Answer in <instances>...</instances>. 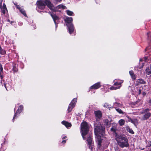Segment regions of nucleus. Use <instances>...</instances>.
<instances>
[{
	"mask_svg": "<svg viewBox=\"0 0 151 151\" xmlns=\"http://www.w3.org/2000/svg\"><path fill=\"white\" fill-rule=\"evenodd\" d=\"M1 78L2 79V78H3V76L2 75L1 76Z\"/></svg>",
	"mask_w": 151,
	"mask_h": 151,
	"instance_id": "45",
	"label": "nucleus"
},
{
	"mask_svg": "<svg viewBox=\"0 0 151 151\" xmlns=\"http://www.w3.org/2000/svg\"><path fill=\"white\" fill-rule=\"evenodd\" d=\"M14 4H15V5H16V6L17 8L18 9H19V8H21L19 7V5H17V4H15V3H14Z\"/></svg>",
	"mask_w": 151,
	"mask_h": 151,
	"instance_id": "35",
	"label": "nucleus"
},
{
	"mask_svg": "<svg viewBox=\"0 0 151 151\" xmlns=\"http://www.w3.org/2000/svg\"><path fill=\"white\" fill-rule=\"evenodd\" d=\"M129 122H131L132 123L134 124H137L138 121L137 119H129Z\"/></svg>",
	"mask_w": 151,
	"mask_h": 151,
	"instance_id": "19",
	"label": "nucleus"
},
{
	"mask_svg": "<svg viewBox=\"0 0 151 151\" xmlns=\"http://www.w3.org/2000/svg\"><path fill=\"white\" fill-rule=\"evenodd\" d=\"M1 12L4 14H5L6 12L7 11V9L6 7V5L4 4L1 8Z\"/></svg>",
	"mask_w": 151,
	"mask_h": 151,
	"instance_id": "11",
	"label": "nucleus"
},
{
	"mask_svg": "<svg viewBox=\"0 0 151 151\" xmlns=\"http://www.w3.org/2000/svg\"><path fill=\"white\" fill-rule=\"evenodd\" d=\"M119 122L120 126H122L124 124L125 121L124 119H121L119 121Z\"/></svg>",
	"mask_w": 151,
	"mask_h": 151,
	"instance_id": "22",
	"label": "nucleus"
},
{
	"mask_svg": "<svg viewBox=\"0 0 151 151\" xmlns=\"http://www.w3.org/2000/svg\"><path fill=\"white\" fill-rule=\"evenodd\" d=\"M105 123L106 125H109L110 124V122L108 119L105 120Z\"/></svg>",
	"mask_w": 151,
	"mask_h": 151,
	"instance_id": "29",
	"label": "nucleus"
},
{
	"mask_svg": "<svg viewBox=\"0 0 151 151\" xmlns=\"http://www.w3.org/2000/svg\"><path fill=\"white\" fill-rule=\"evenodd\" d=\"M142 94L143 95H146V93L145 92H143L142 93Z\"/></svg>",
	"mask_w": 151,
	"mask_h": 151,
	"instance_id": "38",
	"label": "nucleus"
},
{
	"mask_svg": "<svg viewBox=\"0 0 151 151\" xmlns=\"http://www.w3.org/2000/svg\"><path fill=\"white\" fill-rule=\"evenodd\" d=\"M151 115V114L150 112L146 113L142 117L141 119L145 120L149 119Z\"/></svg>",
	"mask_w": 151,
	"mask_h": 151,
	"instance_id": "7",
	"label": "nucleus"
},
{
	"mask_svg": "<svg viewBox=\"0 0 151 151\" xmlns=\"http://www.w3.org/2000/svg\"><path fill=\"white\" fill-rule=\"evenodd\" d=\"M67 138V137H66V136H65V137H64L63 138V139H65V138Z\"/></svg>",
	"mask_w": 151,
	"mask_h": 151,
	"instance_id": "40",
	"label": "nucleus"
},
{
	"mask_svg": "<svg viewBox=\"0 0 151 151\" xmlns=\"http://www.w3.org/2000/svg\"><path fill=\"white\" fill-rule=\"evenodd\" d=\"M4 86H5V88H6V90H7V88H6V84H4Z\"/></svg>",
	"mask_w": 151,
	"mask_h": 151,
	"instance_id": "42",
	"label": "nucleus"
},
{
	"mask_svg": "<svg viewBox=\"0 0 151 151\" xmlns=\"http://www.w3.org/2000/svg\"><path fill=\"white\" fill-rule=\"evenodd\" d=\"M15 70H14V72H15Z\"/></svg>",
	"mask_w": 151,
	"mask_h": 151,
	"instance_id": "48",
	"label": "nucleus"
},
{
	"mask_svg": "<svg viewBox=\"0 0 151 151\" xmlns=\"http://www.w3.org/2000/svg\"><path fill=\"white\" fill-rule=\"evenodd\" d=\"M23 108V106H20L18 109L17 110L16 113L15 114L14 116L13 117V119H14L16 116L17 113H20L22 111V109Z\"/></svg>",
	"mask_w": 151,
	"mask_h": 151,
	"instance_id": "13",
	"label": "nucleus"
},
{
	"mask_svg": "<svg viewBox=\"0 0 151 151\" xmlns=\"http://www.w3.org/2000/svg\"><path fill=\"white\" fill-rule=\"evenodd\" d=\"M6 53V51L5 50H2L1 46H0V54L4 55Z\"/></svg>",
	"mask_w": 151,
	"mask_h": 151,
	"instance_id": "28",
	"label": "nucleus"
},
{
	"mask_svg": "<svg viewBox=\"0 0 151 151\" xmlns=\"http://www.w3.org/2000/svg\"><path fill=\"white\" fill-rule=\"evenodd\" d=\"M7 21H8V22H10V21H9V19H8V20H7Z\"/></svg>",
	"mask_w": 151,
	"mask_h": 151,
	"instance_id": "46",
	"label": "nucleus"
},
{
	"mask_svg": "<svg viewBox=\"0 0 151 151\" xmlns=\"http://www.w3.org/2000/svg\"><path fill=\"white\" fill-rule=\"evenodd\" d=\"M19 11L24 16H26V14L25 12L23 9L21 8H19Z\"/></svg>",
	"mask_w": 151,
	"mask_h": 151,
	"instance_id": "21",
	"label": "nucleus"
},
{
	"mask_svg": "<svg viewBox=\"0 0 151 151\" xmlns=\"http://www.w3.org/2000/svg\"><path fill=\"white\" fill-rule=\"evenodd\" d=\"M149 103H150L151 104V99L149 101Z\"/></svg>",
	"mask_w": 151,
	"mask_h": 151,
	"instance_id": "44",
	"label": "nucleus"
},
{
	"mask_svg": "<svg viewBox=\"0 0 151 151\" xmlns=\"http://www.w3.org/2000/svg\"><path fill=\"white\" fill-rule=\"evenodd\" d=\"M100 86H101L100 85V83H97L91 86L90 88V89H97L99 88Z\"/></svg>",
	"mask_w": 151,
	"mask_h": 151,
	"instance_id": "9",
	"label": "nucleus"
},
{
	"mask_svg": "<svg viewBox=\"0 0 151 151\" xmlns=\"http://www.w3.org/2000/svg\"><path fill=\"white\" fill-rule=\"evenodd\" d=\"M121 83L116 82L114 84V85L118 86L121 85Z\"/></svg>",
	"mask_w": 151,
	"mask_h": 151,
	"instance_id": "32",
	"label": "nucleus"
},
{
	"mask_svg": "<svg viewBox=\"0 0 151 151\" xmlns=\"http://www.w3.org/2000/svg\"><path fill=\"white\" fill-rule=\"evenodd\" d=\"M150 109H146L144 110H143L142 112H140L141 114H143L145 113H147L149 111Z\"/></svg>",
	"mask_w": 151,
	"mask_h": 151,
	"instance_id": "23",
	"label": "nucleus"
},
{
	"mask_svg": "<svg viewBox=\"0 0 151 151\" xmlns=\"http://www.w3.org/2000/svg\"><path fill=\"white\" fill-rule=\"evenodd\" d=\"M66 12L67 14L69 16H72L73 14V13L72 12L69 10H66Z\"/></svg>",
	"mask_w": 151,
	"mask_h": 151,
	"instance_id": "24",
	"label": "nucleus"
},
{
	"mask_svg": "<svg viewBox=\"0 0 151 151\" xmlns=\"http://www.w3.org/2000/svg\"><path fill=\"white\" fill-rule=\"evenodd\" d=\"M1 4H2V3H0V8H1L2 7L1 6Z\"/></svg>",
	"mask_w": 151,
	"mask_h": 151,
	"instance_id": "39",
	"label": "nucleus"
},
{
	"mask_svg": "<svg viewBox=\"0 0 151 151\" xmlns=\"http://www.w3.org/2000/svg\"><path fill=\"white\" fill-rule=\"evenodd\" d=\"M50 15L53 19L55 24H56L55 20L58 19V17L56 16L55 14L50 13Z\"/></svg>",
	"mask_w": 151,
	"mask_h": 151,
	"instance_id": "15",
	"label": "nucleus"
},
{
	"mask_svg": "<svg viewBox=\"0 0 151 151\" xmlns=\"http://www.w3.org/2000/svg\"><path fill=\"white\" fill-rule=\"evenodd\" d=\"M107 147V145H106L105 146V147L106 148Z\"/></svg>",
	"mask_w": 151,
	"mask_h": 151,
	"instance_id": "47",
	"label": "nucleus"
},
{
	"mask_svg": "<svg viewBox=\"0 0 151 151\" xmlns=\"http://www.w3.org/2000/svg\"><path fill=\"white\" fill-rule=\"evenodd\" d=\"M116 111L118 112L120 114H123L124 113L123 111L120 109L116 108Z\"/></svg>",
	"mask_w": 151,
	"mask_h": 151,
	"instance_id": "27",
	"label": "nucleus"
},
{
	"mask_svg": "<svg viewBox=\"0 0 151 151\" xmlns=\"http://www.w3.org/2000/svg\"><path fill=\"white\" fill-rule=\"evenodd\" d=\"M57 8L58 9H66L67 8L65 6L61 4L58 5L57 7Z\"/></svg>",
	"mask_w": 151,
	"mask_h": 151,
	"instance_id": "20",
	"label": "nucleus"
},
{
	"mask_svg": "<svg viewBox=\"0 0 151 151\" xmlns=\"http://www.w3.org/2000/svg\"><path fill=\"white\" fill-rule=\"evenodd\" d=\"M144 65V63H143L142 64V66L141 67H139V68H142L143 66Z\"/></svg>",
	"mask_w": 151,
	"mask_h": 151,
	"instance_id": "37",
	"label": "nucleus"
},
{
	"mask_svg": "<svg viewBox=\"0 0 151 151\" xmlns=\"http://www.w3.org/2000/svg\"><path fill=\"white\" fill-rule=\"evenodd\" d=\"M115 139L117 141L119 145L121 147H129L128 141L125 136L115 133Z\"/></svg>",
	"mask_w": 151,
	"mask_h": 151,
	"instance_id": "2",
	"label": "nucleus"
},
{
	"mask_svg": "<svg viewBox=\"0 0 151 151\" xmlns=\"http://www.w3.org/2000/svg\"><path fill=\"white\" fill-rule=\"evenodd\" d=\"M137 81L138 83L142 84H145L146 83L145 81L142 79H138L137 80Z\"/></svg>",
	"mask_w": 151,
	"mask_h": 151,
	"instance_id": "26",
	"label": "nucleus"
},
{
	"mask_svg": "<svg viewBox=\"0 0 151 151\" xmlns=\"http://www.w3.org/2000/svg\"><path fill=\"white\" fill-rule=\"evenodd\" d=\"M117 130V124H112V127L111 128V130L112 132H115Z\"/></svg>",
	"mask_w": 151,
	"mask_h": 151,
	"instance_id": "12",
	"label": "nucleus"
},
{
	"mask_svg": "<svg viewBox=\"0 0 151 151\" xmlns=\"http://www.w3.org/2000/svg\"><path fill=\"white\" fill-rule=\"evenodd\" d=\"M129 73L132 78L133 80H135L136 79V77L135 74L133 72L132 70L130 71H129Z\"/></svg>",
	"mask_w": 151,
	"mask_h": 151,
	"instance_id": "18",
	"label": "nucleus"
},
{
	"mask_svg": "<svg viewBox=\"0 0 151 151\" xmlns=\"http://www.w3.org/2000/svg\"><path fill=\"white\" fill-rule=\"evenodd\" d=\"M65 21L68 23H71L73 21V19L71 17H67L65 20Z\"/></svg>",
	"mask_w": 151,
	"mask_h": 151,
	"instance_id": "16",
	"label": "nucleus"
},
{
	"mask_svg": "<svg viewBox=\"0 0 151 151\" xmlns=\"http://www.w3.org/2000/svg\"><path fill=\"white\" fill-rule=\"evenodd\" d=\"M55 3L58 4V3L60 2L62 0H53Z\"/></svg>",
	"mask_w": 151,
	"mask_h": 151,
	"instance_id": "31",
	"label": "nucleus"
},
{
	"mask_svg": "<svg viewBox=\"0 0 151 151\" xmlns=\"http://www.w3.org/2000/svg\"><path fill=\"white\" fill-rule=\"evenodd\" d=\"M87 140L88 143L89 148L91 150H92V149L93 148L92 146L91 145L92 140L91 137V134H90L89 137H88Z\"/></svg>",
	"mask_w": 151,
	"mask_h": 151,
	"instance_id": "6",
	"label": "nucleus"
},
{
	"mask_svg": "<svg viewBox=\"0 0 151 151\" xmlns=\"http://www.w3.org/2000/svg\"><path fill=\"white\" fill-rule=\"evenodd\" d=\"M66 142V140H63L62 142L63 143V144H64Z\"/></svg>",
	"mask_w": 151,
	"mask_h": 151,
	"instance_id": "36",
	"label": "nucleus"
},
{
	"mask_svg": "<svg viewBox=\"0 0 151 151\" xmlns=\"http://www.w3.org/2000/svg\"><path fill=\"white\" fill-rule=\"evenodd\" d=\"M147 35L148 36V37H149V33H147Z\"/></svg>",
	"mask_w": 151,
	"mask_h": 151,
	"instance_id": "41",
	"label": "nucleus"
},
{
	"mask_svg": "<svg viewBox=\"0 0 151 151\" xmlns=\"http://www.w3.org/2000/svg\"><path fill=\"white\" fill-rule=\"evenodd\" d=\"M104 130L105 128L101 125L96 127L95 128V134L97 137V140L99 147L101 145L102 141L103 139L102 136L104 133Z\"/></svg>",
	"mask_w": 151,
	"mask_h": 151,
	"instance_id": "1",
	"label": "nucleus"
},
{
	"mask_svg": "<svg viewBox=\"0 0 151 151\" xmlns=\"http://www.w3.org/2000/svg\"><path fill=\"white\" fill-rule=\"evenodd\" d=\"M121 86L118 87H115L113 86H112L110 88V89L111 90H116L117 89H119Z\"/></svg>",
	"mask_w": 151,
	"mask_h": 151,
	"instance_id": "25",
	"label": "nucleus"
},
{
	"mask_svg": "<svg viewBox=\"0 0 151 151\" xmlns=\"http://www.w3.org/2000/svg\"><path fill=\"white\" fill-rule=\"evenodd\" d=\"M129 130H128V131H129L130 133L132 134L134 133V132L132 130L130 129H129Z\"/></svg>",
	"mask_w": 151,
	"mask_h": 151,
	"instance_id": "33",
	"label": "nucleus"
},
{
	"mask_svg": "<svg viewBox=\"0 0 151 151\" xmlns=\"http://www.w3.org/2000/svg\"><path fill=\"white\" fill-rule=\"evenodd\" d=\"M77 101V99L74 98L72 100L71 102L69 104L68 108V112H70L73 109L74 107L76 102Z\"/></svg>",
	"mask_w": 151,
	"mask_h": 151,
	"instance_id": "5",
	"label": "nucleus"
},
{
	"mask_svg": "<svg viewBox=\"0 0 151 151\" xmlns=\"http://www.w3.org/2000/svg\"><path fill=\"white\" fill-rule=\"evenodd\" d=\"M66 25L68 27L69 33L70 34H71L73 32L74 29L73 24H70Z\"/></svg>",
	"mask_w": 151,
	"mask_h": 151,
	"instance_id": "8",
	"label": "nucleus"
},
{
	"mask_svg": "<svg viewBox=\"0 0 151 151\" xmlns=\"http://www.w3.org/2000/svg\"><path fill=\"white\" fill-rule=\"evenodd\" d=\"M146 72L147 74L149 75L151 74V65L150 67H147L146 69Z\"/></svg>",
	"mask_w": 151,
	"mask_h": 151,
	"instance_id": "17",
	"label": "nucleus"
},
{
	"mask_svg": "<svg viewBox=\"0 0 151 151\" xmlns=\"http://www.w3.org/2000/svg\"><path fill=\"white\" fill-rule=\"evenodd\" d=\"M142 59H140L139 60L140 62L142 61Z\"/></svg>",
	"mask_w": 151,
	"mask_h": 151,
	"instance_id": "43",
	"label": "nucleus"
},
{
	"mask_svg": "<svg viewBox=\"0 0 151 151\" xmlns=\"http://www.w3.org/2000/svg\"><path fill=\"white\" fill-rule=\"evenodd\" d=\"M142 91V89L141 88H140L138 90V94H140L141 93Z\"/></svg>",
	"mask_w": 151,
	"mask_h": 151,
	"instance_id": "34",
	"label": "nucleus"
},
{
	"mask_svg": "<svg viewBox=\"0 0 151 151\" xmlns=\"http://www.w3.org/2000/svg\"><path fill=\"white\" fill-rule=\"evenodd\" d=\"M81 130L82 135L84 139H85V136L88 133V128L87 123L83 122L81 124Z\"/></svg>",
	"mask_w": 151,
	"mask_h": 151,
	"instance_id": "4",
	"label": "nucleus"
},
{
	"mask_svg": "<svg viewBox=\"0 0 151 151\" xmlns=\"http://www.w3.org/2000/svg\"><path fill=\"white\" fill-rule=\"evenodd\" d=\"M36 4L37 7L41 10L44 9L46 5L51 10L55 11L54 9L53 5L49 0H40L37 1Z\"/></svg>",
	"mask_w": 151,
	"mask_h": 151,
	"instance_id": "3",
	"label": "nucleus"
},
{
	"mask_svg": "<svg viewBox=\"0 0 151 151\" xmlns=\"http://www.w3.org/2000/svg\"><path fill=\"white\" fill-rule=\"evenodd\" d=\"M95 116L98 118H100L102 116V114L99 111H96L94 112Z\"/></svg>",
	"mask_w": 151,
	"mask_h": 151,
	"instance_id": "10",
	"label": "nucleus"
},
{
	"mask_svg": "<svg viewBox=\"0 0 151 151\" xmlns=\"http://www.w3.org/2000/svg\"><path fill=\"white\" fill-rule=\"evenodd\" d=\"M62 124L65 126L67 128L70 127L71 126V124L70 123L65 121L62 122Z\"/></svg>",
	"mask_w": 151,
	"mask_h": 151,
	"instance_id": "14",
	"label": "nucleus"
},
{
	"mask_svg": "<svg viewBox=\"0 0 151 151\" xmlns=\"http://www.w3.org/2000/svg\"><path fill=\"white\" fill-rule=\"evenodd\" d=\"M103 106L104 107H105L106 108H108V107H109V104L108 103H106L104 104Z\"/></svg>",
	"mask_w": 151,
	"mask_h": 151,
	"instance_id": "30",
	"label": "nucleus"
}]
</instances>
